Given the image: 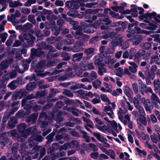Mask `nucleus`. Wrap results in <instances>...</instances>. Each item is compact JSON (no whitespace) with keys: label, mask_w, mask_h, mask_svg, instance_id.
I'll return each instance as SVG.
<instances>
[{"label":"nucleus","mask_w":160,"mask_h":160,"mask_svg":"<svg viewBox=\"0 0 160 160\" xmlns=\"http://www.w3.org/2000/svg\"><path fill=\"white\" fill-rule=\"evenodd\" d=\"M37 131L36 129V131L34 133H32V132L31 133L32 134V136L29 138L28 141L26 143H22L20 147V149L19 150V152L20 153L22 154L23 153L25 154L26 152L25 150L28 148H31L32 146H33L34 144V141H36L39 142L42 141L43 138L41 136L35 134Z\"/></svg>","instance_id":"f257e3e1"},{"label":"nucleus","mask_w":160,"mask_h":160,"mask_svg":"<svg viewBox=\"0 0 160 160\" xmlns=\"http://www.w3.org/2000/svg\"><path fill=\"white\" fill-rule=\"evenodd\" d=\"M37 98L36 96H35L33 94H31L28 95L26 98H24L22 101V105L24 107V109L27 111L25 113L29 114L30 113V110L33 105L36 103L34 100L28 101V100Z\"/></svg>","instance_id":"f03ea898"},{"label":"nucleus","mask_w":160,"mask_h":160,"mask_svg":"<svg viewBox=\"0 0 160 160\" xmlns=\"http://www.w3.org/2000/svg\"><path fill=\"white\" fill-rule=\"evenodd\" d=\"M27 125L25 123H22L19 124L17 127V130L20 133H22V137L26 138L30 133H34L36 131L35 127H32L26 129Z\"/></svg>","instance_id":"7ed1b4c3"},{"label":"nucleus","mask_w":160,"mask_h":160,"mask_svg":"<svg viewBox=\"0 0 160 160\" xmlns=\"http://www.w3.org/2000/svg\"><path fill=\"white\" fill-rule=\"evenodd\" d=\"M46 61L42 60L40 61L36 65L35 71L37 73V75L41 76L42 73L43 72L46 67H49L54 66L56 64L55 62L53 61L48 62L46 65Z\"/></svg>","instance_id":"20e7f679"},{"label":"nucleus","mask_w":160,"mask_h":160,"mask_svg":"<svg viewBox=\"0 0 160 160\" xmlns=\"http://www.w3.org/2000/svg\"><path fill=\"white\" fill-rule=\"evenodd\" d=\"M46 152V149L45 148L40 146H36L32 150L30 154L32 155V158L33 159H35L38 157L39 153H40V158H41L45 155Z\"/></svg>","instance_id":"39448f33"},{"label":"nucleus","mask_w":160,"mask_h":160,"mask_svg":"<svg viewBox=\"0 0 160 160\" xmlns=\"http://www.w3.org/2000/svg\"><path fill=\"white\" fill-rule=\"evenodd\" d=\"M139 118L137 119V124L139 128L143 129L142 125L146 126L147 124V120L145 117L146 113L145 111L139 112Z\"/></svg>","instance_id":"423d86ee"},{"label":"nucleus","mask_w":160,"mask_h":160,"mask_svg":"<svg viewBox=\"0 0 160 160\" xmlns=\"http://www.w3.org/2000/svg\"><path fill=\"white\" fill-rule=\"evenodd\" d=\"M19 147V144L16 143L13 144L12 149V154L10 160H22V158L19 155L17 154L18 148Z\"/></svg>","instance_id":"0eeeda50"},{"label":"nucleus","mask_w":160,"mask_h":160,"mask_svg":"<svg viewBox=\"0 0 160 160\" xmlns=\"http://www.w3.org/2000/svg\"><path fill=\"white\" fill-rule=\"evenodd\" d=\"M31 58L32 59H33L35 57H39L44 54V52L40 48L37 49L32 48L31 50Z\"/></svg>","instance_id":"6e6552de"},{"label":"nucleus","mask_w":160,"mask_h":160,"mask_svg":"<svg viewBox=\"0 0 160 160\" xmlns=\"http://www.w3.org/2000/svg\"><path fill=\"white\" fill-rule=\"evenodd\" d=\"M151 99L154 107L158 109L160 106V99L158 96L154 93L152 94Z\"/></svg>","instance_id":"1a4fd4ad"},{"label":"nucleus","mask_w":160,"mask_h":160,"mask_svg":"<svg viewBox=\"0 0 160 160\" xmlns=\"http://www.w3.org/2000/svg\"><path fill=\"white\" fill-rule=\"evenodd\" d=\"M73 69L77 71V70H78V72L77 73V75L79 77L82 78L89 77V73L87 72H86L83 74H82L83 71V69L79 65L74 64L73 65Z\"/></svg>","instance_id":"9d476101"},{"label":"nucleus","mask_w":160,"mask_h":160,"mask_svg":"<svg viewBox=\"0 0 160 160\" xmlns=\"http://www.w3.org/2000/svg\"><path fill=\"white\" fill-rule=\"evenodd\" d=\"M38 116V113H34L31 114L27 119V121L30 124H34L36 121Z\"/></svg>","instance_id":"9b49d317"},{"label":"nucleus","mask_w":160,"mask_h":160,"mask_svg":"<svg viewBox=\"0 0 160 160\" xmlns=\"http://www.w3.org/2000/svg\"><path fill=\"white\" fill-rule=\"evenodd\" d=\"M44 120H49V122H51L52 121V118L51 117H48L47 114L45 112H42L40 114L38 121L40 122Z\"/></svg>","instance_id":"f8f14e48"},{"label":"nucleus","mask_w":160,"mask_h":160,"mask_svg":"<svg viewBox=\"0 0 160 160\" xmlns=\"http://www.w3.org/2000/svg\"><path fill=\"white\" fill-rule=\"evenodd\" d=\"M142 102L144 105V107L145 110L147 111L150 112L153 109V106L151 105V102L150 100H146L145 98L142 99Z\"/></svg>","instance_id":"ddd939ff"},{"label":"nucleus","mask_w":160,"mask_h":160,"mask_svg":"<svg viewBox=\"0 0 160 160\" xmlns=\"http://www.w3.org/2000/svg\"><path fill=\"white\" fill-rule=\"evenodd\" d=\"M6 134H8L9 136L12 137L13 138H17L18 141H20L21 138L19 136V134L17 133V131L16 129H14L6 133ZM20 141L22 142L23 140L22 139Z\"/></svg>","instance_id":"4468645a"},{"label":"nucleus","mask_w":160,"mask_h":160,"mask_svg":"<svg viewBox=\"0 0 160 160\" xmlns=\"http://www.w3.org/2000/svg\"><path fill=\"white\" fill-rule=\"evenodd\" d=\"M104 111L105 112L109 117L112 119H113L114 113L110 106H106L104 107Z\"/></svg>","instance_id":"2eb2a0df"},{"label":"nucleus","mask_w":160,"mask_h":160,"mask_svg":"<svg viewBox=\"0 0 160 160\" xmlns=\"http://www.w3.org/2000/svg\"><path fill=\"white\" fill-rule=\"evenodd\" d=\"M19 101L15 102H13L11 105V107H13L11 111L9 110V113L11 115H12L15 112L17 111L20 106Z\"/></svg>","instance_id":"dca6fc26"},{"label":"nucleus","mask_w":160,"mask_h":160,"mask_svg":"<svg viewBox=\"0 0 160 160\" xmlns=\"http://www.w3.org/2000/svg\"><path fill=\"white\" fill-rule=\"evenodd\" d=\"M102 54H99V56H95L94 59H95L94 63L96 65L103 66H105L104 63L102 62L103 59L101 57Z\"/></svg>","instance_id":"f3484780"},{"label":"nucleus","mask_w":160,"mask_h":160,"mask_svg":"<svg viewBox=\"0 0 160 160\" xmlns=\"http://www.w3.org/2000/svg\"><path fill=\"white\" fill-rule=\"evenodd\" d=\"M133 41L132 45L133 46H137L142 42V39L141 35H138L135 36L133 38Z\"/></svg>","instance_id":"a211bd4d"},{"label":"nucleus","mask_w":160,"mask_h":160,"mask_svg":"<svg viewBox=\"0 0 160 160\" xmlns=\"http://www.w3.org/2000/svg\"><path fill=\"white\" fill-rule=\"evenodd\" d=\"M33 36L32 35L29 33L25 32L22 33L18 36V38L22 42H24V40H28L32 36Z\"/></svg>","instance_id":"6ab92c4d"},{"label":"nucleus","mask_w":160,"mask_h":160,"mask_svg":"<svg viewBox=\"0 0 160 160\" xmlns=\"http://www.w3.org/2000/svg\"><path fill=\"white\" fill-rule=\"evenodd\" d=\"M133 102L135 107L138 110L139 112L144 111L143 108L140 105L139 102L137 98L133 99Z\"/></svg>","instance_id":"aec40b11"},{"label":"nucleus","mask_w":160,"mask_h":160,"mask_svg":"<svg viewBox=\"0 0 160 160\" xmlns=\"http://www.w3.org/2000/svg\"><path fill=\"white\" fill-rule=\"evenodd\" d=\"M79 143H80L78 140H73L72 142H69L70 148H75L77 150L80 149Z\"/></svg>","instance_id":"412c9836"},{"label":"nucleus","mask_w":160,"mask_h":160,"mask_svg":"<svg viewBox=\"0 0 160 160\" xmlns=\"http://www.w3.org/2000/svg\"><path fill=\"white\" fill-rule=\"evenodd\" d=\"M57 112H55V111L54 110L51 113V118L52 119H55L57 123L62 122L64 120L63 118L62 117H60V116H58V114H57V116L56 118L55 114H56Z\"/></svg>","instance_id":"4be33fe9"},{"label":"nucleus","mask_w":160,"mask_h":160,"mask_svg":"<svg viewBox=\"0 0 160 160\" xmlns=\"http://www.w3.org/2000/svg\"><path fill=\"white\" fill-rule=\"evenodd\" d=\"M74 29L77 30L76 31L75 33H73V32H72V34L76 38L79 39L80 36L83 33L82 29H80V27H78L77 28H74Z\"/></svg>","instance_id":"5701e85b"},{"label":"nucleus","mask_w":160,"mask_h":160,"mask_svg":"<svg viewBox=\"0 0 160 160\" xmlns=\"http://www.w3.org/2000/svg\"><path fill=\"white\" fill-rule=\"evenodd\" d=\"M83 56L82 53H76L73 55L72 60L74 62H79L82 59Z\"/></svg>","instance_id":"b1692460"},{"label":"nucleus","mask_w":160,"mask_h":160,"mask_svg":"<svg viewBox=\"0 0 160 160\" xmlns=\"http://www.w3.org/2000/svg\"><path fill=\"white\" fill-rule=\"evenodd\" d=\"M122 40L121 38H117L112 40L111 44L113 47H115L118 46H121Z\"/></svg>","instance_id":"393cba45"},{"label":"nucleus","mask_w":160,"mask_h":160,"mask_svg":"<svg viewBox=\"0 0 160 160\" xmlns=\"http://www.w3.org/2000/svg\"><path fill=\"white\" fill-rule=\"evenodd\" d=\"M121 105L123 108L126 109L127 108L132 111L133 109V107L131 106L129 102L128 101H123L121 102Z\"/></svg>","instance_id":"a878e982"},{"label":"nucleus","mask_w":160,"mask_h":160,"mask_svg":"<svg viewBox=\"0 0 160 160\" xmlns=\"http://www.w3.org/2000/svg\"><path fill=\"white\" fill-rule=\"evenodd\" d=\"M91 24H89L84 27L83 28L84 32L87 33H93L95 32V30L92 28Z\"/></svg>","instance_id":"bb28decb"},{"label":"nucleus","mask_w":160,"mask_h":160,"mask_svg":"<svg viewBox=\"0 0 160 160\" xmlns=\"http://www.w3.org/2000/svg\"><path fill=\"white\" fill-rule=\"evenodd\" d=\"M82 0H76L73 2V7L75 9H78L80 6H84L85 4L83 3Z\"/></svg>","instance_id":"cd10ccee"},{"label":"nucleus","mask_w":160,"mask_h":160,"mask_svg":"<svg viewBox=\"0 0 160 160\" xmlns=\"http://www.w3.org/2000/svg\"><path fill=\"white\" fill-rule=\"evenodd\" d=\"M96 126L97 128L101 132L104 133H105L106 132L109 133L111 132V130L109 129L106 125H104L102 126L98 125H96Z\"/></svg>","instance_id":"c85d7f7f"},{"label":"nucleus","mask_w":160,"mask_h":160,"mask_svg":"<svg viewBox=\"0 0 160 160\" xmlns=\"http://www.w3.org/2000/svg\"><path fill=\"white\" fill-rule=\"evenodd\" d=\"M4 134H3L2 136L0 137V143H1L4 145H6L7 144L9 143V145H10L11 144V140L7 138H4Z\"/></svg>","instance_id":"c756f323"},{"label":"nucleus","mask_w":160,"mask_h":160,"mask_svg":"<svg viewBox=\"0 0 160 160\" xmlns=\"http://www.w3.org/2000/svg\"><path fill=\"white\" fill-rule=\"evenodd\" d=\"M139 23L138 22H136L133 23L132 24H129L128 26V29L127 30V32L131 33L132 34L135 33H136L135 32V29L134 28H132L133 27V26L135 25H138V23Z\"/></svg>","instance_id":"7c9ffc66"},{"label":"nucleus","mask_w":160,"mask_h":160,"mask_svg":"<svg viewBox=\"0 0 160 160\" xmlns=\"http://www.w3.org/2000/svg\"><path fill=\"white\" fill-rule=\"evenodd\" d=\"M94 49L93 48H89L85 51V52L87 54L86 58L89 59L93 54Z\"/></svg>","instance_id":"2f4dec72"},{"label":"nucleus","mask_w":160,"mask_h":160,"mask_svg":"<svg viewBox=\"0 0 160 160\" xmlns=\"http://www.w3.org/2000/svg\"><path fill=\"white\" fill-rule=\"evenodd\" d=\"M153 85L156 93L160 91V81L158 79H156L154 80Z\"/></svg>","instance_id":"473e14b6"},{"label":"nucleus","mask_w":160,"mask_h":160,"mask_svg":"<svg viewBox=\"0 0 160 160\" xmlns=\"http://www.w3.org/2000/svg\"><path fill=\"white\" fill-rule=\"evenodd\" d=\"M129 64L131 66L128 67L129 70L133 73H135L137 71L138 65L134 62H130Z\"/></svg>","instance_id":"72a5a7b5"},{"label":"nucleus","mask_w":160,"mask_h":160,"mask_svg":"<svg viewBox=\"0 0 160 160\" xmlns=\"http://www.w3.org/2000/svg\"><path fill=\"white\" fill-rule=\"evenodd\" d=\"M104 62L106 64H114L116 62V60L115 58H112L110 55H108L105 57L104 59Z\"/></svg>","instance_id":"f704fd0d"},{"label":"nucleus","mask_w":160,"mask_h":160,"mask_svg":"<svg viewBox=\"0 0 160 160\" xmlns=\"http://www.w3.org/2000/svg\"><path fill=\"white\" fill-rule=\"evenodd\" d=\"M110 124L113 129L117 133L118 132V130L117 129L118 126L120 130L122 129V127L120 124L118 123V125L117 123L114 120H113Z\"/></svg>","instance_id":"c9c22d12"},{"label":"nucleus","mask_w":160,"mask_h":160,"mask_svg":"<svg viewBox=\"0 0 160 160\" xmlns=\"http://www.w3.org/2000/svg\"><path fill=\"white\" fill-rule=\"evenodd\" d=\"M18 79L13 80L8 85V87L10 88L11 90L15 89L19 85L18 81Z\"/></svg>","instance_id":"e433bc0d"},{"label":"nucleus","mask_w":160,"mask_h":160,"mask_svg":"<svg viewBox=\"0 0 160 160\" xmlns=\"http://www.w3.org/2000/svg\"><path fill=\"white\" fill-rule=\"evenodd\" d=\"M67 39L64 40L65 43L68 45H70L73 43L74 42V40L72 38V36L70 34L67 35Z\"/></svg>","instance_id":"4c0bfd02"},{"label":"nucleus","mask_w":160,"mask_h":160,"mask_svg":"<svg viewBox=\"0 0 160 160\" xmlns=\"http://www.w3.org/2000/svg\"><path fill=\"white\" fill-rule=\"evenodd\" d=\"M9 2V6L11 8H16L19 6H21L23 5V4L18 0L16 1H11Z\"/></svg>","instance_id":"58836bf2"},{"label":"nucleus","mask_w":160,"mask_h":160,"mask_svg":"<svg viewBox=\"0 0 160 160\" xmlns=\"http://www.w3.org/2000/svg\"><path fill=\"white\" fill-rule=\"evenodd\" d=\"M138 136V138L139 139L142 138L143 140H146L149 138V136L147 134H145L143 132H136Z\"/></svg>","instance_id":"ea45409f"},{"label":"nucleus","mask_w":160,"mask_h":160,"mask_svg":"<svg viewBox=\"0 0 160 160\" xmlns=\"http://www.w3.org/2000/svg\"><path fill=\"white\" fill-rule=\"evenodd\" d=\"M47 19L50 21L51 24H55L54 21L57 19V17L54 15L48 14L47 17Z\"/></svg>","instance_id":"a19ab883"},{"label":"nucleus","mask_w":160,"mask_h":160,"mask_svg":"<svg viewBox=\"0 0 160 160\" xmlns=\"http://www.w3.org/2000/svg\"><path fill=\"white\" fill-rule=\"evenodd\" d=\"M45 49L49 50L48 55L47 56V58L48 60L49 59V54L51 52H55L57 51V50L52 46L47 45L44 48Z\"/></svg>","instance_id":"79ce46f5"},{"label":"nucleus","mask_w":160,"mask_h":160,"mask_svg":"<svg viewBox=\"0 0 160 160\" xmlns=\"http://www.w3.org/2000/svg\"><path fill=\"white\" fill-rule=\"evenodd\" d=\"M55 131L56 130H54L53 132L47 137L46 139L48 140L47 141V144L50 143L53 141V137L55 134Z\"/></svg>","instance_id":"37998d69"},{"label":"nucleus","mask_w":160,"mask_h":160,"mask_svg":"<svg viewBox=\"0 0 160 160\" xmlns=\"http://www.w3.org/2000/svg\"><path fill=\"white\" fill-rule=\"evenodd\" d=\"M9 62L5 60L2 61L0 64V69L2 70L7 69L9 66Z\"/></svg>","instance_id":"c03bdc74"},{"label":"nucleus","mask_w":160,"mask_h":160,"mask_svg":"<svg viewBox=\"0 0 160 160\" xmlns=\"http://www.w3.org/2000/svg\"><path fill=\"white\" fill-rule=\"evenodd\" d=\"M36 86V84L35 82H30L27 84L26 89L28 91H32L35 88Z\"/></svg>","instance_id":"a18cd8bd"},{"label":"nucleus","mask_w":160,"mask_h":160,"mask_svg":"<svg viewBox=\"0 0 160 160\" xmlns=\"http://www.w3.org/2000/svg\"><path fill=\"white\" fill-rule=\"evenodd\" d=\"M116 33L114 32H111L107 34H106L101 36L102 38L107 39L109 38H113L116 35Z\"/></svg>","instance_id":"49530a36"},{"label":"nucleus","mask_w":160,"mask_h":160,"mask_svg":"<svg viewBox=\"0 0 160 160\" xmlns=\"http://www.w3.org/2000/svg\"><path fill=\"white\" fill-rule=\"evenodd\" d=\"M17 123L16 118H10V121L8 122V126L10 128H13Z\"/></svg>","instance_id":"de8ad7c7"},{"label":"nucleus","mask_w":160,"mask_h":160,"mask_svg":"<svg viewBox=\"0 0 160 160\" xmlns=\"http://www.w3.org/2000/svg\"><path fill=\"white\" fill-rule=\"evenodd\" d=\"M63 106V102L61 101H59L55 105L54 109H53L56 112H58V109L61 108Z\"/></svg>","instance_id":"09e8293b"},{"label":"nucleus","mask_w":160,"mask_h":160,"mask_svg":"<svg viewBox=\"0 0 160 160\" xmlns=\"http://www.w3.org/2000/svg\"><path fill=\"white\" fill-rule=\"evenodd\" d=\"M36 40V38L33 36H32L31 38L27 40V43L30 47H32L34 44V42Z\"/></svg>","instance_id":"8fccbe9b"},{"label":"nucleus","mask_w":160,"mask_h":160,"mask_svg":"<svg viewBox=\"0 0 160 160\" xmlns=\"http://www.w3.org/2000/svg\"><path fill=\"white\" fill-rule=\"evenodd\" d=\"M154 62L157 64L160 65V59L158 56H156L154 58L152 57L151 58L150 63L151 64H152Z\"/></svg>","instance_id":"3c124183"},{"label":"nucleus","mask_w":160,"mask_h":160,"mask_svg":"<svg viewBox=\"0 0 160 160\" xmlns=\"http://www.w3.org/2000/svg\"><path fill=\"white\" fill-rule=\"evenodd\" d=\"M90 82H91L93 80H95L97 78V74L96 72L94 71H92L90 74L89 77H88Z\"/></svg>","instance_id":"603ef678"},{"label":"nucleus","mask_w":160,"mask_h":160,"mask_svg":"<svg viewBox=\"0 0 160 160\" xmlns=\"http://www.w3.org/2000/svg\"><path fill=\"white\" fill-rule=\"evenodd\" d=\"M83 120L87 123V125L90 128H92L93 126V123L89 119L83 117H82Z\"/></svg>","instance_id":"864d4df0"},{"label":"nucleus","mask_w":160,"mask_h":160,"mask_svg":"<svg viewBox=\"0 0 160 160\" xmlns=\"http://www.w3.org/2000/svg\"><path fill=\"white\" fill-rule=\"evenodd\" d=\"M48 93V92L46 90L42 91H38L36 93V97L37 98L45 96Z\"/></svg>","instance_id":"5fc2aeb1"},{"label":"nucleus","mask_w":160,"mask_h":160,"mask_svg":"<svg viewBox=\"0 0 160 160\" xmlns=\"http://www.w3.org/2000/svg\"><path fill=\"white\" fill-rule=\"evenodd\" d=\"M126 112L122 109L121 108H119L118 111V114L119 119L120 121H122L123 118V115Z\"/></svg>","instance_id":"6e6d98bb"},{"label":"nucleus","mask_w":160,"mask_h":160,"mask_svg":"<svg viewBox=\"0 0 160 160\" xmlns=\"http://www.w3.org/2000/svg\"><path fill=\"white\" fill-rule=\"evenodd\" d=\"M149 26L146 28V29L148 30H154L156 29L158 26L155 23H149Z\"/></svg>","instance_id":"4d7b16f0"},{"label":"nucleus","mask_w":160,"mask_h":160,"mask_svg":"<svg viewBox=\"0 0 160 160\" xmlns=\"http://www.w3.org/2000/svg\"><path fill=\"white\" fill-rule=\"evenodd\" d=\"M130 121V117L128 115H126L124 118H123L122 121H121L125 126L127 125V124Z\"/></svg>","instance_id":"13d9d810"},{"label":"nucleus","mask_w":160,"mask_h":160,"mask_svg":"<svg viewBox=\"0 0 160 160\" xmlns=\"http://www.w3.org/2000/svg\"><path fill=\"white\" fill-rule=\"evenodd\" d=\"M56 138L57 141L59 140L62 139H66L68 138V135L66 134L62 133L58 134L56 136Z\"/></svg>","instance_id":"bf43d9fd"},{"label":"nucleus","mask_w":160,"mask_h":160,"mask_svg":"<svg viewBox=\"0 0 160 160\" xmlns=\"http://www.w3.org/2000/svg\"><path fill=\"white\" fill-rule=\"evenodd\" d=\"M58 156V154H56L54 155H51L50 157L46 156L42 160H55L56 158H57Z\"/></svg>","instance_id":"052dcab7"},{"label":"nucleus","mask_w":160,"mask_h":160,"mask_svg":"<svg viewBox=\"0 0 160 160\" xmlns=\"http://www.w3.org/2000/svg\"><path fill=\"white\" fill-rule=\"evenodd\" d=\"M68 130L70 131V133L72 136L76 137H79V134L74 129L69 128Z\"/></svg>","instance_id":"680f3d73"},{"label":"nucleus","mask_w":160,"mask_h":160,"mask_svg":"<svg viewBox=\"0 0 160 160\" xmlns=\"http://www.w3.org/2000/svg\"><path fill=\"white\" fill-rule=\"evenodd\" d=\"M0 90H2L4 93L7 92L6 85L4 84L2 80H0Z\"/></svg>","instance_id":"e2e57ef3"},{"label":"nucleus","mask_w":160,"mask_h":160,"mask_svg":"<svg viewBox=\"0 0 160 160\" xmlns=\"http://www.w3.org/2000/svg\"><path fill=\"white\" fill-rule=\"evenodd\" d=\"M93 87L95 88H100L101 86V82L98 80L94 81L92 83Z\"/></svg>","instance_id":"0e129e2a"},{"label":"nucleus","mask_w":160,"mask_h":160,"mask_svg":"<svg viewBox=\"0 0 160 160\" xmlns=\"http://www.w3.org/2000/svg\"><path fill=\"white\" fill-rule=\"evenodd\" d=\"M61 57L63 58V60L68 61L70 59V56L69 55L68 53L66 52H62L61 53Z\"/></svg>","instance_id":"69168bd1"},{"label":"nucleus","mask_w":160,"mask_h":160,"mask_svg":"<svg viewBox=\"0 0 160 160\" xmlns=\"http://www.w3.org/2000/svg\"><path fill=\"white\" fill-rule=\"evenodd\" d=\"M26 93L27 92L26 90L24 89H22L19 91L18 94L19 97V98L20 99L26 95Z\"/></svg>","instance_id":"338daca9"},{"label":"nucleus","mask_w":160,"mask_h":160,"mask_svg":"<svg viewBox=\"0 0 160 160\" xmlns=\"http://www.w3.org/2000/svg\"><path fill=\"white\" fill-rule=\"evenodd\" d=\"M122 93V90L121 88H118L115 90H113L112 94L114 96H118L120 94H121Z\"/></svg>","instance_id":"774afa93"}]
</instances>
